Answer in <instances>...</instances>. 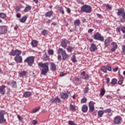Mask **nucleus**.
<instances>
[{
	"label": "nucleus",
	"mask_w": 125,
	"mask_h": 125,
	"mask_svg": "<svg viewBox=\"0 0 125 125\" xmlns=\"http://www.w3.org/2000/svg\"><path fill=\"white\" fill-rule=\"evenodd\" d=\"M38 65L40 66L41 68H43L42 70L41 73L42 75H45L47 72H48V62L46 63H42V62H39L38 63Z\"/></svg>",
	"instance_id": "f257e3e1"
},
{
	"label": "nucleus",
	"mask_w": 125,
	"mask_h": 125,
	"mask_svg": "<svg viewBox=\"0 0 125 125\" xmlns=\"http://www.w3.org/2000/svg\"><path fill=\"white\" fill-rule=\"evenodd\" d=\"M81 12L90 13L91 12V7L88 5H83L81 8Z\"/></svg>",
	"instance_id": "f03ea898"
},
{
	"label": "nucleus",
	"mask_w": 125,
	"mask_h": 125,
	"mask_svg": "<svg viewBox=\"0 0 125 125\" xmlns=\"http://www.w3.org/2000/svg\"><path fill=\"white\" fill-rule=\"evenodd\" d=\"M24 62H26L29 67H32L35 62V57L34 56L28 57L24 60Z\"/></svg>",
	"instance_id": "7ed1b4c3"
},
{
	"label": "nucleus",
	"mask_w": 125,
	"mask_h": 125,
	"mask_svg": "<svg viewBox=\"0 0 125 125\" xmlns=\"http://www.w3.org/2000/svg\"><path fill=\"white\" fill-rule=\"evenodd\" d=\"M113 120L114 125H120L122 124L123 118L120 116H116L113 118Z\"/></svg>",
	"instance_id": "20e7f679"
},
{
	"label": "nucleus",
	"mask_w": 125,
	"mask_h": 125,
	"mask_svg": "<svg viewBox=\"0 0 125 125\" xmlns=\"http://www.w3.org/2000/svg\"><path fill=\"white\" fill-rule=\"evenodd\" d=\"M5 113L4 110L0 111V124H5L6 123V119L4 118Z\"/></svg>",
	"instance_id": "39448f33"
},
{
	"label": "nucleus",
	"mask_w": 125,
	"mask_h": 125,
	"mask_svg": "<svg viewBox=\"0 0 125 125\" xmlns=\"http://www.w3.org/2000/svg\"><path fill=\"white\" fill-rule=\"evenodd\" d=\"M94 39L97 41L104 42V37H103V36H101V34L98 32H97L94 34Z\"/></svg>",
	"instance_id": "423d86ee"
},
{
	"label": "nucleus",
	"mask_w": 125,
	"mask_h": 125,
	"mask_svg": "<svg viewBox=\"0 0 125 125\" xmlns=\"http://www.w3.org/2000/svg\"><path fill=\"white\" fill-rule=\"evenodd\" d=\"M89 107V112L92 113L93 112L95 109V106H94V102L92 101H90L88 104Z\"/></svg>",
	"instance_id": "0eeeda50"
},
{
	"label": "nucleus",
	"mask_w": 125,
	"mask_h": 125,
	"mask_svg": "<svg viewBox=\"0 0 125 125\" xmlns=\"http://www.w3.org/2000/svg\"><path fill=\"white\" fill-rule=\"evenodd\" d=\"M81 79L87 81L89 79V75L85 74V71H83L81 73Z\"/></svg>",
	"instance_id": "6e6552de"
},
{
	"label": "nucleus",
	"mask_w": 125,
	"mask_h": 125,
	"mask_svg": "<svg viewBox=\"0 0 125 125\" xmlns=\"http://www.w3.org/2000/svg\"><path fill=\"white\" fill-rule=\"evenodd\" d=\"M49 100L51 103L57 104V103H60V102H61V100L58 97H56L55 98H52L51 99H50Z\"/></svg>",
	"instance_id": "1a4fd4ad"
},
{
	"label": "nucleus",
	"mask_w": 125,
	"mask_h": 125,
	"mask_svg": "<svg viewBox=\"0 0 125 125\" xmlns=\"http://www.w3.org/2000/svg\"><path fill=\"white\" fill-rule=\"evenodd\" d=\"M21 53L22 51L19 50L18 49H16L15 50L11 52V55H12L13 56H15V55H16V56H20V55H21Z\"/></svg>",
	"instance_id": "9d476101"
},
{
	"label": "nucleus",
	"mask_w": 125,
	"mask_h": 125,
	"mask_svg": "<svg viewBox=\"0 0 125 125\" xmlns=\"http://www.w3.org/2000/svg\"><path fill=\"white\" fill-rule=\"evenodd\" d=\"M67 43H70V42L66 39L62 40L61 45L63 48L67 47Z\"/></svg>",
	"instance_id": "9b49d317"
},
{
	"label": "nucleus",
	"mask_w": 125,
	"mask_h": 125,
	"mask_svg": "<svg viewBox=\"0 0 125 125\" xmlns=\"http://www.w3.org/2000/svg\"><path fill=\"white\" fill-rule=\"evenodd\" d=\"M7 31V28L5 26H0V35L5 34Z\"/></svg>",
	"instance_id": "f8f14e48"
},
{
	"label": "nucleus",
	"mask_w": 125,
	"mask_h": 125,
	"mask_svg": "<svg viewBox=\"0 0 125 125\" xmlns=\"http://www.w3.org/2000/svg\"><path fill=\"white\" fill-rule=\"evenodd\" d=\"M62 56L63 60H66V59L69 58V55L66 53V51L63 50L62 52Z\"/></svg>",
	"instance_id": "ddd939ff"
},
{
	"label": "nucleus",
	"mask_w": 125,
	"mask_h": 125,
	"mask_svg": "<svg viewBox=\"0 0 125 125\" xmlns=\"http://www.w3.org/2000/svg\"><path fill=\"white\" fill-rule=\"evenodd\" d=\"M14 60L17 63H21L22 62V56H16L14 58Z\"/></svg>",
	"instance_id": "4468645a"
},
{
	"label": "nucleus",
	"mask_w": 125,
	"mask_h": 125,
	"mask_svg": "<svg viewBox=\"0 0 125 125\" xmlns=\"http://www.w3.org/2000/svg\"><path fill=\"white\" fill-rule=\"evenodd\" d=\"M5 87H6L5 85H1L0 86V94H2V95L5 94Z\"/></svg>",
	"instance_id": "2eb2a0df"
},
{
	"label": "nucleus",
	"mask_w": 125,
	"mask_h": 125,
	"mask_svg": "<svg viewBox=\"0 0 125 125\" xmlns=\"http://www.w3.org/2000/svg\"><path fill=\"white\" fill-rule=\"evenodd\" d=\"M61 98H62V99H68V98H69V95H68V94L67 93H65V92H62L60 94Z\"/></svg>",
	"instance_id": "dca6fc26"
},
{
	"label": "nucleus",
	"mask_w": 125,
	"mask_h": 125,
	"mask_svg": "<svg viewBox=\"0 0 125 125\" xmlns=\"http://www.w3.org/2000/svg\"><path fill=\"white\" fill-rule=\"evenodd\" d=\"M113 45V47L111 49V52H114V51H116V49L118 48V44L116 43V42H113L112 43Z\"/></svg>",
	"instance_id": "f3484780"
},
{
	"label": "nucleus",
	"mask_w": 125,
	"mask_h": 125,
	"mask_svg": "<svg viewBox=\"0 0 125 125\" xmlns=\"http://www.w3.org/2000/svg\"><path fill=\"white\" fill-rule=\"evenodd\" d=\"M90 51H92L94 52L97 50V47H96V45H95L94 43L91 44V46L90 47Z\"/></svg>",
	"instance_id": "a211bd4d"
},
{
	"label": "nucleus",
	"mask_w": 125,
	"mask_h": 125,
	"mask_svg": "<svg viewBox=\"0 0 125 125\" xmlns=\"http://www.w3.org/2000/svg\"><path fill=\"white\" fill-rule=\"evenodd\" d=\"M10 85L12 88H17V83L15 81H12L10 83Z\"/></svg>",
	"instance_id": "6ab92c4d"
},
{
	"label": "nucleus",
	"mask_w": 125,
	"mask_h": 125,
	"mask_svg": "<svg viewBox=\"0 0 125 125\" xmlns=\"http://www.w3.org/2000/svg\"><path fill=\"white\" fill-rule=\"evenodd\" d=\"M27 72L26 71H23L21 72L20 73L19 76L20 78H25L27 76Z\"/></svg>",
	"instance_id": "aec40b11"
},
{
	"label": "nucleus",
	"mask_w": 125,
	"mask_h": 125,
	"mask_svg": "<svg viewBox=\"0 0 125 125\" xmlns=\"http://www.w3.org/2000/svg\"><path fill=\"white\" fill-rule=\"evenodd\" d=\"M88 110V106L86 104H83L82 107V111L83 113H86Z\"/></svg>",
	"instance_id": "412c9836"
},
{
	"label": "nucleus",
	"mask_w": 125,
	"mask_h": 125,
	"mask_svg": "<svg viewBox=\"0 0 125 125\" xmlns=\"http://www.w3.org/2000/svg\"><path fill=\"white\" fill-rule=\"evenodd\" d=\"M50 69L51 71H55L56 70V64L54 62H50Z\"/></svg>",
	"instance_id": "4be33fe9"
},
{
	"label": "nucleus",
	"mask_w": 125,
	"mask_h": 125,
	"mask_svg": "<svg viewBox=\"0 0 125 125\" xmlns=\"http://www.w3.org/2000/svg\"><path fill=\"white\" fill-rule=\"evenodd\" d=\"M119 80V81L118 82V84H123V83H124V80H125V78H124V77L120 75Z\"/></svg>",
	"instance_id": "5701e85b"
},
{
	"label": "nucleus",
	"mask_w": 125,
	"mask_h": 125,
	"mask_svg": "<svg viewBox=\"0 0 125 125\" xmlns=\"http://www.w3.org/2000/svg\"><path fill=\"white\" fill-rule=\"evenodd\" d=\"M30 96H32V92L30 91H26L23 94V97H25V98L30 97Z\"/></svg>",
	"instance_id": "b1692460"
},
{
	"label": "nucleus",
	"mask_w": 125,
	"mask_h": 125,
	"mask_svg": "<svg viewBox=\"0 0 125 125\" xmlns=\"http://www.w3.org/2000/svg\"><path fill=\"white\" fill-rule=\"evenodd\" d=\"M76 108H77V106H76V105L71 104H70L69 110L72 112H75L76 110H77Z\"/></svg>",
	"instance_id": "393cba45"
},
{
	"label": "nucleus",
	"mask_w": 125,
	"mask_h": 125,
	"mask_svg": "<svg viewBox=\"0 0 125 125\" xmlns=\"http://www.w3.org/2000/svg\"><path fill=\"white\" fill-rule=\"evenodd\" d=\"M53 15V11L52 10L50 11L49 12H47L45 14V16L46 17H51Z\"/></svg>",
	"instance_id": "a878e982"
},
{
	"label": "nucleus",
	"mask_w": 125,
	"mask_h": 125,
	"mask_svg": "<svg viewBox=\"0 0 125 125\" xmlns=\"http://www.w3.org/2000/svg\"><path fill=\"white\" fill-rule=\"evenodd\" d=\"M38 43H39V42H38V41L32 40L31 42V44L32 46H33V47H36V46H37V45H38Z\"/></svg>",
	"instance_id": "bb28decb"
},
{
	"label": "nucleus",
	"mask_w": 125,
	"mask_h": 125,
	"mask_svg": "<svg viewBox=\"0 0 125 125\" xmlns=\"http://www.w3.org/2000/svg\"><path fill=\"white\" fill-rule=\"evenodd\" d=\"M32 9V6L29 5H26V7H25L24 9L23 10V11L24 12H28V11H30Z\"/></svg>",
	"instance_id": "cd10ccee"
},
{
	"label": "nucleus",
	"mask_w": 125,
	"mask_h": 125,
	"mask_svg": "<svg viewBox=\"0 0 125 125\" xmlns=\"http://www.w3.org/2000/svg\"><path fill=\"white\" fill-rule=\"evenodd\" d=\"M125 12V9L124 8H120V9L118 10V11L117 12V15L118 16H120L123 15L124 13Z\"/></svg>",
	"instance_id": "c85d7f7f"
},
{
	"label": "nucleus",
	"mask_w": 125,
	"mask_h": 125,
	"mask_svg": "<svg viewBox=\"0 0 125 125\" xmlns=\"http://www.w3.org/2000/svg\"><path fill=\"white\" fill-rule=\"evenodd\" d=\"M74 24L75 27L79 26L81 24V21L80 20H76L74 22Z\"/></svg>",
	"instance_id": "c756f323"
},
{
	"label": "nucleus",
	"mask_w": 125,
	"mask_h": 125,
	"mask_svg": "<svg viewBox=\"0 0 125 125\" xmlns=\"http://www.w3.org/2000/svg\"><path fill=\"white\" fill-rule=\"evenodd\" d=\"M58 10L60 12V13H62V14H64L65 13L64 9H63V7H62V6H58Z\"/></svg>",
	"instance_id": "7c9ffc66"
},
{
	"label": "nucleus",
	"mask_w": 125,
	"mask_h": 125,
	"mask_svg": "<svg viewBox=\"0 0 125 125\" xmlns=\"http://www.w3.org/2000/svg\"><path fill=\"white\" fill-rule=\"evenodd\" d=\"M74 49V47L71 46H68L66 48V50L67 52H69L71 53L73 51V50Z\"/></svg>",
	"instance_id": "2f4dec72"
},
{
	"label": "nucleus",
	"mask_w": 125,
	"mask_h": 125,
	"mask_svg": "<svg viewBox=\"0 0 125 125\" xmlns=\"http://www.w3.org/2000/svg\"><path fill=\"white\" fill-rule=\"evenodd\" d=\"M104 45H105V47L106 46H108L110 45V40L106 39L104 41Z\"/></svg>",
	"instance_id": "473e14b6"
},
{
	"label": "nucleus",
	"mask_w": 125,
	"mask_h": 125,
	"mask_svg": "<svg viewBox=\"0 0 125 125\" xmlns=\"http://www.w3.org/2000/svg\"><path fill=\"white\" fill-rule=\"evenodd\" d=\"M104 115V111L103 110H99L98 112V115L99 116V118L102 117V116Z\"/></svg>",
	"instance_id": "72a5a7b5"
},
{
	"label": "nucleus",
	"mask_w": 125,
	"mask_h": 125,
	"mask_svg": "<svg viewBox=\"0 0 125 125\" xmlns=\"http://www.w3.org/2000/svg\"><path fill=\"white\" fill-rule=\"evenodd\" d=\"M121 53L122 55H125V44L122 45Z\"/></svg>",
	"instance_id": "f704fd0d"
},
{
	"label": "nucleus",
	"mask_w": 125,
	"mask_h": 125,
	"mask_svg": "<svg viewBox=\"0 0 125 125\" xmlns=\"http://www.w3.org/2000/svg\"><path fill=\"white\" fill-rule=\"evenodd\" d=\"M26 20H27V16H23L21 19H20V21L21 23H25L26 22Z\"/></svg>",
	"instance_id": "c9c22d12"
},
{
	"label": "nucleus",
	"mask_w": 125,
	"mask_h": 125,
	"mask_svg": "<svg viewBox=\"0 0 125 125\" xmlns=\"http://www.w3.org/2000/svg\"><path fill=\"white\" fill-rule=\"evenodd\" d=\"M117 82H118V81L116 79L113 78L111 82L110 83L111 84H113V85H115L116 83H117Z\"/></svg>",
	"instance_id": "e433bc0d"
},
{
	"label": "nucleus",
	"mask_w": 125,
	"mask_h": 125,
	"mask_svg": "<svg viewBox=\"0 0 125 125\" xmlns=\"http://www.w3.org/2000/svg\"><path fill=\"white\" fill-rule=\"evenodd\" d=\"M40 109H41L40 107H38L35 108H34L32 110L31 113H37V112H39L40 111Z\"/></svg>",
	"instance_id": "4c0bfd02"
},
{
	"label": "nucleus",
	"mask_w": 125,
	"mask_h": 125,
	"mask_svg": "<svg viewBox=\"0 0 125 125\" xmlns=\"http://www.w3.org/2000/svg\"><path fill=\"white\" fill-rule=\"evenodd\" d=\"M5 17H6V14L4 13H0V18L1 19H5Z\"/></svg>",
	"instance_id": "58836bf2"
},
{
	"label": "nucleus",
	"mask_w": 125,
	"mask_h": 125,
	"mask_svg": "<svg viewBox=\"0 0 125 125\" xmlns=\"http://www.w3.org/2000/svg\"><path fill=\"white\" fill-rule=\"evenodd\" d=\"M71 60L73 63H76L78 61L77 59H76V56L75 55H74L71 58Z\"/></svg>",
	"instance_id": "ea45409f"
},
{
	"label": "nucleus",
	"mask_w": 125,
	"mask_h": 125,
	"mask_svg": "<svg viewBox=\"0 0 125 125\" xmlns=\"http://www.w3.org/2000/svg\"><path fill=\"white\" fill-rule=\"evenodd\" d=\"M83 91L84 94H86V93H87V92L89 91V88H88V87H85L84 88V90Z\"/></svg>",
	"instance_id": "a19ab883"
},
{
	"label": "nucleus",
	"mask_w": 125,
	"mask_h": 125,
	"mask_svg": "<svg viewBox=\"0 0 125 125\" xmlns=\"http://www.w3.org/2000/svg\"><path fill=\"white\" fill-rule=\"evenodd\" d=\"M101 70L104 73H107V67L106 66L102 67Z\"/></svg>",
	"instance_id": "79ce46f5"
},
{
	"label": "nucleus",
	"mask_w": 125,
	"mask_h": 125,
	"mask_svg": "<svg viewBox=\"0 0 125 125\" xmlns=\"http://www.w3.org/2000/svg\"><path fill=\"white\" fill-rule=\"evenodd\" d=\"M31 124L33 125H37L39 124V121L37 120H33L31 121Z\"/></svg>",
	"instance_id": "37998d69"
},
{
	"label": "nucleus",
	"mask_w": 125,
	"mask_h": 125,
	"mask_svg": "<svg viewBox=\"0 0 125 125\" xmlns=\"http://www.w3.org/2000/svg\"><path fill=\"white\" fill-rule=\"evenodd\" d=\"M42 35L43 36H46L47 35V30L44 29L41 32Z\"/></svg>",
	"instance_id": "c03bdc74"
},
{
	"label": "nucleus",
	"mask_w": 125,
	"mask_h": 125,
	"mask_svg": "<svg viewBox=\"0 0 125 125\" xmlns=\"http://www.w3.org/2000/svg\"><path fill=\"white\" fill-rule=\"evenodd\" d=\"M105 92H106V91H105V89H102V90L101 91L100 95H101V96H104V95L105 94Z\"/></svg>",
	"instance_id": "a18cd8bd"
},
{
	"label": "nucleus",
	"mask_w": 125,
	"mask_h": 125,
	"mask_svg": "<svg viewBox=\"0 0 125 125\" xmlns=\"http://www.w3.org/2000/svg\"><path fill=\"white\" fill-rule=\"evenodd\" d=\"M42 57H43V59H44V60H45V61L47 60V59H48V58H49V57H48V56H47V55H46V54L43 55Z\"/></svg>",
	"instance_id": "49530a36"
},
{
	"label": "nucleus",
	"mask_w": 125,
	"mask_h": 125,
	"mask_svg": "<svg viewBox=\"0 0 125 125\" xmlns=\"http://www.w3.org/2000/svg\"><path fill=\"white\" fill-rule=\"evenodd\" d=\"M68 125H77L73 121H69L68 122Z\"/></svg>",
	"instance_id": "de8ad7c7"
},
{
	"label": "nucleus",
	"mask_w": 125,
	"mask_h": 125,
	"mask_svg": "<svg viewBox=\"0 0 125 125\" xmlns=\"http://www.w3.org/2000/svg\"><path fill=\"white\" fill-rule=\"evenodd\" d=\"M86 101H87V99H86V98H83L81 100V103H82L83 104L84 103H86Z\"/></svg>",
	"instance_id": "09e8293b"
},
{
	"label": "nucleus",
	"mask_w": 125,
	"mask_h": 125,
	"mask_svg": "<svg viewBox=\"0 0 125 125\" xmlns=\"http://www.w3.org/2000/svg\"><path fill=\"white\" fill-rule=\"evenodd\" d=\"M17 118L19 119V121H20V122H23V117L20 116V115H17Z\"/></svg>",
	"instance_id": "8fccbe9b"
},
{
	"label": "nucleus",
	"mask_w": 125,
	"mask_h": 125,
	"mask_svg": "<svg viewBox=\"0 0 125 125\" xmlns=\"http://www.w3.org/2000/svg\"><path fill=\"white\" fill-rule=\"evenodd\" d=\"M48 53L50 55H52L54 53V51L52 49H50L48 51Z\"/></svg>",
	"instance_id": "3c124183"
},
{
	"label": "nucleus",
	"mask_w": 125,
	"mask_h": 125,
	"mask_svg": "<svg viewBox=\"0 0 125 125\" xmlns=\"http://www.w3.org/2000/svg\"><path fill=\"white\" fill-rule=\"evenodd\" d=\"M121 31L123 33V34H125V27L122 26L121 27Z\"/></svg>",
	"instance_id": "603ef678"
},
{
	"label": "nucleus",
	"mask_w": 125,
	"mask_h": 125,
	"mask_svg": "<svg viewBox=\"0 0 125 125\" xmlns=\"http://www.w3.org/2000/svg\"><path fill=\"white\" fill-rule=\"evenodd\" d=\"M106 9H108V10H111L112 9V6L109 4L106 6Z\"/></svg>",
	"instance_id": "864d4df0"
},
{
	"label": "nucleus",
	"mask_w": 125,
	"mask_h": 125,
	"mask_svg": "<svg viewBox=\"0 0 125 125\" xmlns=\"http://www.w3.org/2000/svg\"><path fill=\"white\" fill-rule=\"evenodd\" d=\"M104 113H110L111 112V109H110V108L106 109L105 110H104Z\"/></svg>",
	"instance_id": "5fc2aeb1"
},
{
	"label": "nucleus",
	"mask_w": 125,
	"mask_h": 125,
	"mask_svg": "<svg viewBox=\"0 0 125 125\" xmlns=\"http://www.w3.org/2000/svg\"><path fill=\"white\" fill-rule=\"evenodd\" d=\"M107 70H108V71H109V72H111V71H112V67L110 65H107Z\"/></svg>",
	"instance_id": "6e6d98bb"
},
{
	"label": "nucleus",
	"mask_w": 125,
	"mask_h": 125,
	"mask_svg": "<svg viewBox=\"0 0 125 125\" xmlns=\"http://www.w3.org/2000/svg\"><path fill=\"white\" fill-rule=\"evenodd\" d=\"M62 51H64V50H63V49L60 48L58 50V53H61V52H62Z\"/></svg>",
	"instance_id": "4d7b16f0"
},
{
	"label": "nucleus",
	"mask_w": 125,
	"mask_h": 125,
	"mask_svg": "<svg viewBox=\"0 0 125 125\" xmlns=\"http://www.w3.org/2000/svg\"><path fill=\"white\" fill-rule=\"evenodd\" d=\"M58 60L59 61H61V60L62 59V57H61V56L60 55H59L58 56Z\"/></svg>",
	"instance_id": "13d9d810"
},
{
	"label": "nucleus",
	"mask_w": 125,
	"mask_h": 125,
	"mask_svg": "<svg viewBox=\"0 0 125 125\" xmlns=\"http://www.w3.org/2000/svg\"><path fill=\"white\" fill-rule=\"evenodd\" d=\"M75 81L76 82H81V79H80L79 78H78V77L75 78Z\"/></svg>",
	"instance_id": "bf43d9fd"
},
{
	"label": "nucleus",
	"mask_w": 125,
	"mask_h": 125,
	"mask_svg": "<svg viewBox=\"0 0 125 125\" xmlns=\"http://www.w3.org/2000/svg\"><path fill=\"white\" fill-rule=\"evenodd\" d=\"M118 69H119V67H118L114 68L113 69V71L114 72H117V71H118Z\"/></svg>",
	"instance_id": "052dcab7"
},
{
	"label": "nucleus",
	"mask_w": 125,
	"mask_h": 125,
	"mask_svg": "<svg viewBox=\"0 0 125 125\" xmlns=\"http://www.w3.org/2000/svg\"><path fill=\"white\" fill-rule=\"evenodd\" d=\"M106 83L107 84H108V83H110V78H106Z\"/></svg>",
	"instance_id": "680f3d73"
},
{
	"label": "nucleus",
	"mask_w": 125,
	"mask_h": 125,
	"mask_svg": "<svg viewBox=\"0 0 125 125\" xmlns=\"http://www.w3.org/2000/svg\"><path fill=\"white\" fill-rule=\"evenodd\" d=\"M67 13H71V9L70 8H68L66 9Z\"/></svg>",
	"instance_id": "e2e57ef3"
},
{
	"label": "nucleus",
	"mask_w": 125,
	"mask_h": 125,
	"mask_svg": "<svg viewBox=\"0 0 125 125\" xmlns=\"http://www.w3.org/2000/svg\"><path fill=\"white\" fill-rule=\"evenodd\" d=\"M122 18H123V19H125V12H124V13H123V14L122 15Z\"/></svg>",
	"instance_id": "0e129e2a"
},
{
	"label": "nucleus",
	"mask_w": 125,
	"mask_h": 125,
	"mask_svg": "<svg viewBox=\"0 0 125 125\" xmlns=\"http://www.w3.org/2000/svg\"><path fill=\"white\" fill-rule=\"evenodd\" d=\"M17 17H18V18H20V17H21V15L20 13L17 14Z\"/></svg>",
	"instance_id": "69168bd1"
},
{
	"label": "nucleus",
	"mask_w": 125,
	"mask_h": 125,
	"mask_svg": "<svg viewBox=\"0 0 125 125\" xmlns=\"http://www.w3.org/2000/svg\"><path fill=\"white\" fill-rule=\"evenodd\" d=\"M92 32H93V29H89L88 31V33H91Z\"/></svg>",
	"instance_id": "338daca9"
},
{
	"label": "nucleus",
	"mask_w": 125,
	"mask_h": 125,
	"mask_svg": "<svg viewBox=\"0 0 125 125\" xmlns=\"http://www.w3.org/2000/svg\"><path fill=\"white\" fill-rule=\"evenodd\" d=\"M78 3H82V0H76Z\"/></svg>",
	"instance_id": "774afa93"
}]
</instances>
